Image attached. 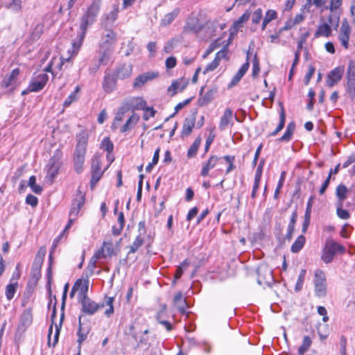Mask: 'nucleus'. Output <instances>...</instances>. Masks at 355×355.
<instances>
[{"instance_id": "1", "label": "nucleus", "mask_w": 355, "mask_h": 355, "mask_svg": "<svg viewBox=\"0 0 355 355\" xmlns=\"http://www.w3.org/2000/svg\"><path fill=\"white\" fill-rule=\"evenodd\" d=\"M125 334L136 342L135 349L144 347L147 349L151 347L152 343L156 340L155 334L150 335L148 325L145 321L135 320L130 324Z\"/></svg>"}, {"instance_id": "2", "label": "nucleus", "mask_w": 355, "mask_h": 355, "mask_svg": "<svg viewBox=\"0 0 355 355\" xmlns=\"http://www.w3.org/2000/svg\"><path fill=\"white\" fill-rule=\"evenodd\" d=\"M101 8V0H94L80 18V30L78 35V41L72 43L73 51H78L85 39L87 28L96 21Z\"/></svg>"}, {"instance_id": "3", "label": "nucleus", "mask_w": 355, "mask_h": 355, "mask_svg": "<svg viewBox=\"0 0 355 355\" xmlns=\"http://www.w3.org/2000/svg\"><path fill=\"white\" fill-rule=\"evenodd\" d=\"M87 142L88 136L85 132H81L77 136V144L74 150L73 162L74 170L78 174L81 173L84 168Z\"/></svg>"}, {"instance_id": "4", "label": "nucleus", "mask_w": 355, "mask_h": 355, "mask_svg": "<svg viewBox=\"0 0 355 355\" xmlns=\"http://www.w3.org/2000/svg\"><path fill=\"white\" fill-rule=\"evenodd\" d=\"M345 252V248L343 245L331 239H328L322 250L321 259L325 263H329L333 261L336 252L344 253Z\"/></svg>"}, {"instance_id": "5", "label": "nucleus", "mask_w": 355, "mask_h": 355, "mask_svg": "<svg viewBox=\"0 0 355 355\" xmlns=\"http://www.w3.org/2000/svg\"><path fill=\"white\" fill-rule=\"evenodd\" d=\"M62 153L60 150H57L53 155L50 158L49 164H47V173L46 179L48 180L50 183H53L54 179L57 176L59 169L61 166V158Z\"/></svg>"}, {"instance_id": "6", "label": "nucleus", "mask_w": 355, "mask_h": 355, "mask_svg": "<svg viewBox=\"0 0 355 355\" xmlns=\"http://www.w3.org/2000/svg\"><path fill=\"white\" fill-rule=\"evenodd\" d=\"M314 292L318 297L326 296L327 293V285L325 273L323 270L318 269L314 274Z\"/></svg>"}, {"instance_id": "7", "label": "nucleus", "mask_w": 355, "mask_h": 355, "mask_svg": "<svg viewBox=\"0 0 355 355\" xmlns=\"http://www.w3.org/2000/svg\"><path fill=\"white\" fill-rule=\"evenodd\" d=\"M257 283L259 285L271 286L274 283L272 270L266 264H260L257 268Z\"/></svg>"}, {"instance_id": "8", "label": "nucleus", "mask_w": 355, "mask_h": 355, "mask_svg": "<svg viewBox=\"0 0 355 355\" xmlns=\"http://www.w3.org/2000/svg\"><path fill=\"white\" fill-rule=\"evenodd\" d=\"M46 250L41 248L37 252L32 265L31 276V278L37 281L41 276V268L45 257Z\"/></svg>"}, {"instance_id": "9", "label": "nucleus", "mask_w": 355, "mask_h": 355, "mask_svg": "<svg viewBox=\"0 0 355 355\" xmlns=\"http://www.w3.org/2000/svg\"><path fill=\"white\" fill-rule=\"evenodd\" d=\"M352 28L347 19L342 21L341 26L339 31L338 40L342 46L347 49L349 48V40L351 35Z\"/></svg>"}, {"instance_id": "10", "label": "nucleus", "mask_w": 355, "mask_h": 355, "mask_svg": "<svg viewBox=\"0 0 355 355\" xmlns=\"http://www.w3.org/2000/svg\"><path fill=\"white\" fill-rule=\"evenodd\" d=\"M68 288H69V284H66L64 286L63 293H62V304H61L62 313L60 315V320L59 324H55V332L54 334L53 342L52 344L53 347H55L58 342L60 332V330L62 328V321H63V319L64 317V306H65V302H66V299H67Z\"/></svg>"}, {"instance_id": "11", "label": "nucleus", "mask_w": 355, "mask_h": 355, "mask_svg": "<svg viewBox=\"0 0 355 355\" xmlns=\"http://www.w3.org/2000/svg\"><path fill=\"white\" fill-rule=\"evenodd\" d=\"M82 312L87 315H94L100 309L103 308V304L96 303L87 296L81 299Z\"/></svg>"}, {"instance_id": "12", "label": "nucleus", "mask_w": 355, "mask_h": 355, "mask_svg": "<svg viewBox=\"0 0 355 355\" xmlns=\"http://www.w3.org/2000/svg\"><path fill=\"white\" fill-rule=\"evenodd\" d=\"M49 76L46 73H40L33 78L28 87L29 92H37L41 91L46 85Z\"/></svg>"}, {"instance_id": "13", "label": "nucleus", "mask_w": 355, "mask_h": 355, "mask_svg": "<svg viewBox=\"0 0 355 355\" xmlns=\"http://www.w3.org/2000/svg\"><path fill=\"white\" fill-rule=\"evenodd\" d=\"M116 77L114 73L105 72V76L102 82V88L105 93L110 94L116 87Z\"/></svg>"}, {"instance_id": "14", "label": "nucleus", "mask_w": 355, "mask_h": 355, "mask_svg": "<svg viewBox=\"0 0 355 355\" xmlns=\"http://www.w3.org/2000/svg\"><path fill=\"white\" fill-rule=\"evenodd\" d=\"M344 73V67H338L332 69L327 75L326 83L329 87H333L341 79Z\"/></svg>"}, {"instance_id": "15", "label": "nucleus", "mask_w": 355, "mask_h": 355, "mask_svg": "<svg viewBox=\"0 0 355 355\" xmlns=\"http://www.w3.org/2000/svg\"><path fill=\"white\" fill-rule=\"evenodd\" d=\"M233 118V111L230 108H227L224 111L223 116L220 117L218 125L219 130L223 131L225 130L229 125L232 126L234 125ZM234 118L236 121H239L236 116H234Z\"/></svg>"}, {"instance_id": "16", "label": "nucleus", "mask_w": 355, "mask_h": 355, "mask_svg": "<svg viewBox=\"0 0 355 355\" xmlns=\"http://www.w3.org/2000/svg\"><path fill=\"white\" fill-rule=\"evenodd\" d=\"M116 41V33L111 29H105V33L102 34L99 47L112 49Z\"/></svg>"}, {"instance_id": "17", "label": "nucleus", "mask_w": 355, "mask_h": 355, "mask_svg": "<svg viewBox=\"0 0 355 355\" xmlns=\"http://www.w3.org/2000/svg\"><path fill=\"white\" fill-rule=\"evenodd\" d=\"M159 75L156 71H147L142 74L139 75L133 83L134 88H139L143 86L145 83L156 78Z\"/></svg>"}, {"instance_id": "18", "label": "nucleus", "mask_w": 355, "mask_h": 355, "mask_svg": "<svg viewBox=\"0 0 355 355\" xmlns=\"http://www.w3.org/2000/svg\"><path fill=\"white\" fill-rule=\"evenodd\" d=\"M84 204L85 195L79 191L76 198L73 201L72 206L69 211V216L75 218L78 214Z\"/></svg>"}, {"instance_id": "19", "label": "nucleus", "mask_w": 355, "mask_h": 355, "mask_svg": "<svg viewBox=\"0 0 355 355\" xmlns=\"http://www.w3.org/2000/svg\"><path fill=\"white\" fill-rule=\"evenodd\" d=\"M132 71L131 64H123L117 67L113 72L117 79L123 80L130 76Z\"/></svg>"}, {"instance_id": "20", "label": "nucleus", "mask_w": 355, "mask_h": 355, "mask_svg": "<svg viewBox=\"0 0 355 355\" xmlns=\"http://www.w3.org/2000/svg\"><path fill=\"white\" fill-rule=\"evenodd\" d=\"M202 28L203 26L200 24L199 20L197 18L191 17L187 19L184 27V32L198 34Z\"/></svg>"}, {"instance_id": "21", "label": "nucleus", "mask_w": 355, "mask_h": 355, "mask_svg": "<svg viewBox=\"0 0 355 355\" xmlns=\"http://www.w3.org/2000/svg\"><path fill=\"white\" fill-rule=\"evenodd\" d=\"M220 159V157L216 155H211L207 162L202 164V168L200 175L202 177H206L209 175V170L215 167L217 162Z\"/></svg>"}, {"instance_id": "22", "label": "nucleus", "mask_w": 355, "mask_h": 355, "mask_svg": "<svg viewBox=\"0 0 355 355\" xmlns=\"http://www.w3.org/2000/svg\"><path fill=\"white\" fill-rule=\"evenodd\" d=\"M205 87H202L200 90V98H198V104L200 106H205L209 104L214 98V95L216 92V89H209L207 91L204 95H202V92L204 91Z\"/></svg>"}, {"instance_id": "23", "label": "nucleus", "mask_w": 355, "mask_h": 355, "mask_svg": "<svg viewBox=\"0 0 355 355\" xmlns=\"http://www.w3.org/2000/svg\"><path fill=\"white\" fill-rule=\"evenodd\" d=\"M195 122H196V116H193L191 118H187L184 120V124L182 126V132H181V135L182 137H184L185 136H189L191 133L192 130L195 125Z\"/></svg>"}, {"instance_id": "24", "label": "nucleus", "mask_w": 355, "mask_h": 355, "mask_svg": "<svg viewBox=\"0 0 355 355\" xmlns=\"http://www.w3.org/2000/svg\"><path fill=\"white\" fill-rule=\"evenodd\" d=\"M250 67L249 61H246L239 69L237 73L232 78L230 86L232 87L236 85L242 78V77L245 75L246 71H248Z\"/></svg>"}, {"instance_id": "25", "label": "nucleus", "mask_w": 355, "mask_h": 355, "mask_svg": "<svg viewBox=\"0 0 355 355\" xmlns=\"http://www.w3.org/2000/svg\"><path fill=\"white\" fill-rule=\"evenodd\" d=\"M295 130V123L293 121H291L286 126L284 134L278 139L279 142H288L291 140Z\"/></svg>"}, {"instance_id": "26", "label": "nucleus", "mask_w": 355, "mask_h": 355, "mask_svg": "<svg viewBox=\"0 0 355 355\" xmlns=\"http://www.w3.org/2000/svg\"><path fill=\"white\" fill-rule=\"evenodd\" d=\"M112 53L111 49L105 48V47H99V50L98 51V62L99 64L105 65L108 62L110 54Z\"/></svg>"}, {"instance_id": "27", "label": "nucleus", "mask_w": 355, "mask_h": 355, "mask_svg": "<svg viewBox=\"0 0 355 355\" xmlns=\"http://www.w3.org/2000/svg\"><path fill=\"white\" fill-rule=\"evenodd\" d=\"M78 322H79V327H78V330L77 332V335H78V338L77 342L78 343V351L80 352L81 345L83 343V341H85L87 339V335L89 332V330L88 329H85L82 327L81 316H80L78 318Z\"/></svg>"}, {"instance_id": "28", "label": "nucleus", "mask_w": 355, "mask_h": 355, "mask_svg": "<svg viewBox=\"0 0 355 355\" xmlns=\"http://www.w3.org/2000/svg\"><path fill=\"white\" fill-rule=\"evenodd\" d=\"M139 116L138 114L133 113L130 118L126 121L125 124L120 128V132L122 133L126 132L131 130L139 121Z\"/></svg>"}, {"instance_id": "29", "label": "nucleus", "mask_w": 355, "mask_h": 355, "mask_svg": "<svg viewBox=\"0 0 355 355\" xmlns=\"http://www.w3.org/2000/svg\"><path fill=\"white\" fill-rule=\"evenodd\" d=\"M113 252L114 249L112 243L111 241H104L101 249H99L97 251V257H98L100 254L103 257V258L111 257L113 254Z\"/></svg>"}, {"instance_id": "30", "label": "nucleus", "mask_w": 355, "mask_h": 355, "mask_svg": "<svg viewBox=\"0 0 355 355\" xmlns=\"http://www.w3.org/2000/svg\"><path fill=\"white\" fill-rule=\"evenodd\" d=\"M331 35V28L329 24L324 23L318 26L314 33V37L318 38L321 36L329 37Z\"/></svg>"}, {"instance_id": "31", "label": "nucleus", "mask_w": 355, "mask_h": 355, "mask_svg": "<svg viewBox=\"0 0 355 355\" xmlns=\"http://www.w3.org/2000/svg\"><path fill=\"white\" fill-rule=\"evenodd\" d=\"M173 304L182 314L186 313V300L182 299V293L179 292L175 295Z\"/></svg>"}, {"instance_id": "32", "label": "nucleus", "mask_w": 355, "mask_h": 355, "mask_svg": "<svg viewBox=\"0 0 355 355\" xmlns=\"http://www.w3.org/2000/svg\"><path fill=\"white\" fill-rule=\"evenodd\" d=\"M75 283H79L78 286V296L80 299H83L87 295L89 287V280L87 279L82 280L78 279Z\"/></svg>"}, {"instance_id": "33", "label": "nucleus", "mask_w": 355, "mask_h": 355, "mask_svg": "<svg viewBox=\"0 0 355 355\" xmlns=\"http://www.w3.org/2000/svg\"><path fill=\"white\" fill-rule=\"evenodd\" d=\"M348 189L347 187L343 184H340L336 189V196L337 197L336 202H343L347 199V193Z\"/></svg>"}, {"instance_id": "34", "label": "nucleus", "mask_w": 355, "mask_h": 355, "mask_svg": "<svg viewBox=\"0 0 355 355\" xmlns=\"http://www.w3.org/2000/svg\"><path fill=\"white\" fill-rule=\"evenodd\" d=\"M180 13V9L175 8L172 12L167 13L164 16L161 21V25L166 26L171 24Z\"/></svg>"}, {"instance_id": "35", "label": "nucleus", "mask_w": 355, "mask_h": 355, "mask_svg": "<svg viewBox=\"0 0 355 355\" xmlns=\"http://www.w3.org/2000/svg\"><path fill=\"white\" fill-rule=\"evenodd\" d=\"M33 321L32 309L31 308L26 309L24 311L21 315L20 323L22 326L28 327Z\"/></svg>"}, {"instance_id": "36", "label": "nucleus", "mask_w": 355, "mask_h": 355, "mask_svg": "<svg viewBox=\"0 0 355 355\" xmlns=\"http://www.w3.org/2000/svg\"><path fill=\"white\" fill-rule=\"evenodd\" d=\"M306 241V238L303 235L299 236L295 242L292 244L291 247V251L293 253L299 252L304 247Z\"/></svg>"}, {"instance_id": "37", "label": "nucleus", "mask_w": 355, "mask_h": 355, "mask_svg": "<svg viewBox=\"0 0 355 355\" xmlns=\"http://www.w3.org/2000/svg\"><path fill=\"white\" fill-rule=\"evenodd\" d=\"M201 144V137L198 136L196 139L194 140L193 144L189 147L187 151V156L188 158L191 159L194 157L197 152L198 150V148Z\"/></svg>"}, {"instance_id": "38", "label": "nucleus", "mask_w": 355, "mask_h": 355, "mask_svg": "<svg viewBox=\"0 0 355 355\" xmlns=\"http://www.w3.org/2000/svg\"><path fill=\"white\" fill-rule=\"evenodd\" d=\"M190 262L187 259H184L182 263L176 268L175 273L174 275V279L173 284H175L182 275L184 271L189 267Z\"/></svg>"}, {"instance_id": "39", "label": "nucleus", "mask_w": 355, "mask_h": 355, "mask_svg": "<svg viewBox=\"0 0 355 355\" xmlns=\"http://www.w3.org/2000/svg\"><path fill=\"white\" fill-rule=\"evenodd\" d=\"M114 300V297L105 296L103 300V302L101 304H103V307L105 306H109V308L107 309H106L104 312V314L107 317H110V315H112L114 313V306H113Z\"/></svg>"}, {"instance_id": "40", "label": "nucleus", "mask_w": 355, "mask_h": 355, "mask_svg": "<svg viewBox=\"0 0 355 355\" xmlns=\"http://www.w3.org/2000/svg\"><path fill=\"white\" fill-rule=\"evenodd\" d=\"M312 340L309 336H304L302 345L299 347L297 352L299 355H304L310 348Z\"/></svg>"}, {"instance_id": "41", "label": "nucleus", "mask_w": 355, "mask_h": 355, "mask_svg": "<svg viewBox=\"0 0 355 355\" xmlns=\"http://www.w3.org/2000/svg\"><path fill=\"white\" fill-rule=\"evenodd\" d=\"M286 121V114L284 110V108H282V110L279 114V122L277 125V128L274 131L270 132L268 136L274 137L277 135L284 127Z\"/></svg>"}, {"instance_id": "42", "label": "nucleus", "mask_w": 355, "mask_h": 355, "mask_svg": "<svg viewBox=\"0 0 355 355\" xmlns=\"http://www.w3.org/2000/svg\"><path fill=\"white\" fill-rule=\"evenodd\" d=\"M124 112L123 109L121 108L116 114L114 121L111 125L112 130L116 131L119 128H121V122L123 120Z\"/></svg>"}, {"instance_id": "43", "label": "nucleus", "mask_w": 355, "mask_h": 355, "mask_svg": "<svg viewBox=\"0 0 355 355\" xmlns=\"http://www.w3.org/2000/svg\"><path fill=\"white\" fill-rule=\"evenodd\" d=\"M20 70L18 68L14 69L8 78H4L3 84L6 87H8L14 84L16 78L19 75Z\"/></svg>"}, {"instance_id": "44", "label": "nucleus", "mask_w": 355, "mask_h": 355, "mask_svg": "<svg viewBox=\"0 0 355 355\" xmlns=\"http://www.w3.org/2000/svg\"><path fill=\"white\" fill-rule=\"evenodd\" d=\"M345 91L352 101L355 98V79H347Z\"/></svg>"}, {"instance_id": "45", "label": "nucleus", "mask_w": 355, "mask_h": 355, "mask_svg": "<svg viewBox=\"0 0 355 355\" xmlns=\"http://www.w3.org/2000/svg\"><path fill=\"white\" fill-rule=\"evenodd\" d=\"M118 9L114 8L112 10H111L105 17V21L102 23V26L107 28L110 24H112L117 18L118 16Z\"/></svg>"}, {"instance_id": "46", "label": "nucleus", "mask_w": 355, "mask_h": 355, "mask_svg": "<svg viewBox=\"0 0 355 355\" xmlns=\"http://www.w3.org/2000/svg\"><path fill=\"white\" fill-rule=\"evenodd\" d=\"M336 214L338 218L343 220H347L350 217V214L348 211L343 209L344 203L336 202Z\"/></svg>"}, {"instance_id": "47", "label": "nucleus", "mask_w": 355, "mask_h": 355, "mask_svg": "<svg viewBox=\"0 0 355 355\" xmlns=\"http://www.w3.org/2000/svg\"><path fill=\"white\" fill-rule=\"evenodd\" d=\"M144 238L141 235H138L132 244L130 246V250L128 253V256H129L131 253H135L138 250V249L143 245L144 243Z\"/></svg>"}, {"instance_id": "48", "label": "nucleus", "mask_w": 355, "mask_h": 355, "mask_svg": "<svg viewBox=\"0 0 355 355\" xmlns=\"http://www.w3.org/2000/svg\"><path fill=\"white\" fill-rule=\"evenodd\" d=\"M134 103L132 109L134 110H147V103L141 97H137L133 100Z\"/></svg>"}, {"instance_id": "49", "label": "nucleus", "mask_w": 355, "mask_h": 355, "mask_svg": "<svg viewBox=\"0 0 355 355\" xmlns=\"http://www.w3.org/2000/svg\"><path fill=\"white\" fill-rule=\"evenodd\" d=\"M28 185L35 193L41 194L43 191L42 187L36 184V178L35 175H32L29 178Z\"/></svg>"}, {"instance_id": "50", "label": "nucleus", "mask_w": 355, "mask_h": 355, "mask_svg": "<svg viewBox=\"0 0 355 355\" xmlns=\"http://www.w3.org/2000/svg\"><path fill=\"white\" fill-rule=\"evenodd\" d=\"M101 166V155L98 154H95L92 160V172H102Z\"/></svg>"}, {"instance_id": "51", "label": "nucleus", "mask_w": 355, "mask_h": 355, "mask_svg": "<svg viewBox=\"0 0 355 355\" xmlns=\"http://www.w3.org/2000/svg\"><path fill=\"white\" fill-rule=\"evenodd\" d=\"M17 282L9 284L7 285L6 288V296L8 300H11L13 298L17 291Z\"/></svg>"}, {"instance_id": "52", "label": "nucleus", "mask_w": 355, "mask_h": 355, "mask_svg": "<svg viewBox=\"0 0 355 355\" xmlns=\"http://www.w3.org/2000/svg\"><path fill=\"white\" fill-rule=\"evenodd\" d=\"M101 148L111 153L114 150V144L109 137H105L101 143Z\"/></svg>"}, {"instance_id": "53", "label": "nucleus", "mask_w": 355, "mask_h": 355, "mask_svg": "<svg viewBox=\"0 0 355 355\" xmlns=\"http://www.w3.org/2000/svg\"><path fill=\"white\" fill-rule=\"evenodd\" d=\"M79 92V87H76L74 92L71 93L64 101L63 106L69 107L73 102L77 100V93Z\"/></svg>"}, {"instance_id": "54", "label": "nucleus", "mask_w": 355, "mask_h": 355, "mask_svg": "<svg viewBox=\"0 0 355 355\" xmlns=\"http://www.w3.org/2000/svg\"><path fill=\"white\" fill-rule=\"evenodd\" d=\"M305 275H306V270L302 269L300 272L297 283L295 286V291L296 292H298L302 290L303 284L304 282Z\"/></svg>"}, {"instance_id": "55", "label": "nucleus", "mask_w": 355, "mask_h": 355, "mask_svg": "<svg viewBox=\"0 0 355 355\" xmlns=\"http://www.w3.org/2000/svg\"><path fill=\"white\" fill-rule=\"evenodd\" d=\"M347 79H355V61L350 60L347 70Z\"/></svg>"}, {"instance_id": "56", "label": "nucleus", "mask_w": 355, "mask_h": 355, "mask_svg": "<svg viewBox=\"0 0 355 355\" xmlns=\"http://www.w3.org/2000/svg\"><path fill=\"white\" fill-rule=\"evenodd\" d=\"M9 9L15 12H19L21 10V0H10L9 3L6 6Z\"/></svg>"}, {"instance_id": "57", "label": "nucleus", "mask_w": 355, "mask_h": 355, "mask_svg": "<svg viewBox=\"0 0 355 355\" xmlns=\"http://www.w3.org/2000/svg\"><path fill=\"white\" fill-rule=\"evenodd\" d=\"M260 71V67H259V62L258 59L257 54L255 53L253 56L252 60V76L253 77H256Z\"/></svg>"}, {"instance_id": "58", "label": "nucleus", "mask_w": 355, "mask_h": 355, "mask_svg": "<svg viewBox=\"0 0 355 355\" xmlns=\"http://www.w3.org/2000/svg\"><path fill=\"white\" fill-rule=\"evenodd\" d=\"M103 172H92V177L90 180V187L93 189L99 180L101 179Z\"/></svg>"}, {"instance_id": "59", "label": "nucleus", "mask_w": 355, "mask_h": 355, "mask_svg": "<svg viewBox=\"0 0 355 355\" xmlns=\"http://www.w3.org/2000/svg\"><path fill=\"white\" fill-rule=\"evenodd\" d=\"M262 18V10L261 8H258L252 13V22L254 24H257L260 22Z\"/></svg>"}, {"instance_id": "60", "label": "nucleus", "mask_w": 355, "mask_h": 355, "mask_svg": "<svg viewBox=\"0 0 355 355\" xmlns=\"http://www.w3.org/2000/svg\"><path fill=\"white\" fill-rule=\"evenodd\" d=\"M339 345L341 355H347V338L343 335L340 338Z\"/></svg>"}, {"instance_id": "61", "label": "nucleus", "mask_w": 355, "mask_h": 355, "mask_svg": "<svg viewBox=\"0 0 355 355\" xmlns=\"http://www.w3.org/2000/svg\"><path fill=\"white\" fill-rule=\"evenodd\" d=\"M277 17V13L275 10H268L266 11L263 19L270 23L271 21L275 19Z\"/></svg>"}, {"instance_id": "62", "label": "nucleus", "mask_w": 355, "mask_h": 355, "mask_svg": "<svg viewBox=\"0 0 355 355\" xmlns=\"http://www.w3.org/2000/svg\"><path fill=\"white\" fill-rule=\"evenodd\" d=\"M192 98H187L184 101L178 103V105L175 107V112L171 114L170 117H173L181 109H182L187 105L189 104Z\"/></svg>"}, {"instance_id": "63", "label": "nucleus", "mask_w": 355, "mask_h": 355, "mask_svg": "<svg viewBox=\"0 0 355 355\" xmlns=\"http://www.w3.org/2000/svg\"><path fill=\"white\" fill-rule=\"evenodd\" d=\"M219 63L220 62L218 60V58L216 59L214 58V59L209 64H208L207 65V67L204 71V73H206L207 72H209V71H212L214 69H216L218 67Z\"/></svg>"}, {"instance_id": "64", "label": "nucleus", "mask_w": 355, "mask_h": 355, "mask_svg": "<svg viewBox=\"0 0 355 355\" xmlns=\"http://www.w3.org/2000/svg\"><path fill=\"white\" fill-rule=\"evenodd\" d=\"M26 203L35 207L38 204V199L36 196L32 194H28L26 198Z\"/></svg>"}]
</instances>
